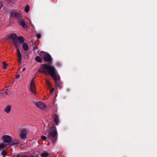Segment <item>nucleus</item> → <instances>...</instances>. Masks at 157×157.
Returning a JSON list of instances; mask_svg holds the SVG:
<instances>
[{"label":"nucleus","instance_id":"18","mask_svg":"<svg viewBox=\"0 0 157 157\" xmlns=\"http://www.w3.org/2000/svg\"><path fill=\"white\" fill-rule=\"evenodd\" d=\"M40 155L42 157H47L49 155V154L47 152H45L42 153Z\"/></svg>","mask_w":157,"mask_h":157},{"label":"nucleus","instance_id":"1","mask_svg":"<svg viewBox=\"0 0 157 157\" xmlns=\"http://www.w3.org/2000/svg\"><path fill=\"white\" fill-rule=\"evenodd\" d=\"M38 71L45 75L48 73L54 80L55 84L57 87L60 89L62 88L61 85L59 82L60 77L57 75V71L54 67L50 64H42L40 65V68L39 69Z\"/></svg>","mask_w":157,"mask_h":157},{"label":"nucleus","instance_id":"31","mask_svg":"<svg viewBox=\"0 0 157 157\" xmlns=\"http://www.w3.org/2000/svg\"><path fill=\"white\" fill-rule=\"evenodd\" d=\"M20 77V75H17L16 76V78H19Z\"/></svg>","mask_w":157,"mask_h":157},{"label":"nucleus","instance_id":"26","mask_svg":"<svg viewBox=\"0 0 157 157\" xmlns=\"http://www.w3.org/2000/svg\"><path fill=\"white\" fill-rule=\"evenodd\" d=\"M17 56L18 57V59L21 58V53L17 54Z\"/></svg>","mask_w":157,"mask_h":157},{"label":"nucleus","instance_id":"13","mask_svg":"<svg viewBox=\"0 0 157 157\" xmlns=\"http://www.w3.org/2000/svg\"><path fill=\"white\" fill-rule=\"evenodd\" d=\"M22 47L25 51H27L28 50V46L26 43H24L23 44Z\"/></svg>","mask_w":157,"mask_h":157},{"label":"nucleus","instance_id":"2","mask_svg":"<svg viewBox=\"0 0 157 157\" xmlns=\"http://www.w3.org/2000/svg\"><path fill=\"white\" fill-rule=\"evenodd\" d=\"M44 134L47 136L48 138L50 140L53 144L57 140L58 133L56 127L54 124L44 131Z\"/></svg>","mask_w":157,"mask_h":157},{"label":"nucleus","instance_id":"16","mask_svg":"<svg viewBox=\"0 0 157 157\" xmlns=\"http://www.w3.org/2000/svg\"><path fill=\"white\" fill-rule=\"evenodd\" d=\"M17 40H18L20 43H23L24 41V39L22 36L18 37Z\"/></svg>","mask_w":157,"mask_h":157},{"label":"nucleus","instance_id":"6","mask_svg":"<svg viewBox=\"0 0 157 157\" xmlns=\"http://www.w3.org/2000/svg\"><path fill=\"white\" fill-rule=\"evenodd\" d=\"M18 22L19 25H21L23 28H26L27 26L25 23V20L22 19L21 17L20 18L17 20Z\"/></svg>","mask_w":157,"mask_h":157},{"label":"nucleus","instance_id":"20","mask_svg":"<svg viewBox=\"0 0 157 157\" xmlns=\"http://www.w3.org/2000/svg\"><path fill=\"white\" fill-rule=\"evenodd\" d=\"M3 67L4 69H6L8 66V64L5 62H3Z\"/></svg>","mask_w":157,"mask_h":157},{"label":"nucleus","instance_id":"7","mask_svg":"<svg viewBox=\"0 0 157 157\" xmlns=\"http://www.w3.org/2000/svg\"><path fill=\"white\" fill-rule=\"evenodd\" d=\"M36 105L39 108L43 110L45 109V105L41 102L38 101L36 102Z\"/></svg>","mask_w":157,"mask_h":157},{"label":"nucleus","instance_id":"28","mask_svg":"<svg viewBox=\"0 0 157 157\" xmlns=\"http://www.w3.org/2000/svg\"><path fill=\"white\" fill-rule=\"evenodd\" d=\"M4 93V92H2V90L0 92V96H1Z\"/></svg>","mask_w":157,"mask_h":157},{"label":"nucleus","instance_id":"36","mask_svg":"<svg viewBox=\"0 0 157 157\" xmlns=\"http://www.w3.org/2000/svg\"><path fill=\"white\" fill-rule=\"evenodd\" d=\"M10 86H8L7 87H9Z\"/></svg>","mask_w":157,"mask_h":157},{"label":"nucleus","instance_id":"14","mask_svg":"<svg viewBox=\"0 0 157 157\" xmlns=\"http://www.w3.org/2000/svg\"><path fill=\"white\" fill-rule=\"evenodd\" d=\"M2 149L3 150L2 151L1 155L2 157H5L7 155L6 153V150H5L4 148Z\"/></svg>","mask_w":157,"mask_h":157},{"label":"nucleus","instance_id":"5","mask_svg":"<svg viewBox=\"0 0 157 157\" xmlns=\"http://www.w3.org/2000/svg\"><path fill=\"white\" fill-rule=\"evenodd\" d=\"M40 56L41 54L44 55V59L46 61L48 62H52V60L51 57L50 55L48 53L44 51H42L40 52Z\"/></svg>","mask_w":157,"mask_h":157},{"label":"nucleus","instance_id":"24","mask_svg":"<svg viewBox=\"0 0 157 157\" xmlns=\"http://www.w3.org/2000/svg\"><path fill=\"white\" fill-rule=\"evenodd\" d=\"M46 84H47V85L49 87H51V84L50 82H49V81H48L46 80Z\"/></svg>","mask_w":157,"mask_h":157},{"label":"nucleus","instance_id":"23","mask_svg":"<svg viewBox=\"0 0 157 157\" xmlns=\"http://www.w3.org/2000/svg\"><path fill=\"white\" fill-rule=\"evenodd\" d=\"M13 44H14V45L15 46V47H16V48H17H17H18V41H17V43H15V42H13Z\"/></svg>","mask_w":157,"mask_h":157},{"label":"nucleus","instance_id":"15","mask_svg":"<svg viewBox=\"0 0 157 157\" xmlns=\"http://www.w3.org/2000/svg\"><path fill=\"white\" fill-rule=\"evenodd\" d=\"M30 91L33 94H34L35 93V85L33 86H30Z\"/></svg>","mask_w":157,"mask_h":157},{"label":"nucleus","instance_id":"33","mask_svg":"<svg viewBox=\"0 0 157 157\" xmlns=\"http://www.w3.org/2000/svg\"><path fill=\"white\" fill-rule=\"evenodd\" d=\"M8 92L9 91H8V90L7 89L6 90V92H5V93L6 94H8Z\"/></svg>","mask_w":157,"mask_h":157},{"label":"nucleus","instance_id":"8","mask_svg":"<svg viewBox=\"0 0 157 157\" xmlns=\"http://www.w3.org/2000/svg\"><path fill=\"white\" fill-rule=\"evenodd\" d=\"M20 137L22 139L26 138V132L25 130H21L20 131Z\"/></svg>","mask_w":157,"mask_h":157},{"label":"nucleus","instance_id":"32","mask_svg":"<svg viewBox=\"0 0 157 157\" xmlns=\"http://www.w3.org/2000/svg\"><path fill=\"white\" fill-rule=\"evenodd\" d=\"M21 58L18 59V62L19 63H21Z\"/></svg>","mask_w":157,"mask_h":157},{"label":"nucleus","instance_id":"30","mask_svg":"<svg viewBox=\"0 0 157 157\" xmlns=\"http://www.w3.org/2000/svg\"><path fill=\"white\" fill-rule=\"evenodd\" d=\"M38 48L37 47L36 45H35L33 47V50H35Z\"/></svg>","mask_w":157,"mask_h":157},{"label":"nucleus","instance_id":"21","mask_svg":"<svg viewBox=\"0 0 157 157\" xmlns=\"http://www.w3.org/2000/svg\"><path fill=\"white\" fill-rule=\"evenodd\" d=\"M41 138L43 140H46L47 137L46 136H41Z\"/></svg>","mask_w":157,"mask_h":157},{"label":"nucleus","instance_id":"10","mask_svg":"<svg viewBox=\"0 0 157 157\" xmlns=\"http://www.w3.org/2000/svg\"><path fill=\"white\" fill-rule=\"evenodd\" d=\"M10 38L12 40L13 42H15V43H17V35L14 33H12L10 36Z\"/></svg>","mask_w":157,"mask_h":157},{"label":"nucleus","instance_id":"27","mask_svg":"<svg viewBox=\"0 0 157 157\" xmlns=\"http://www.w3.org/2000/svg\"><path fill=\"white\" fill-rule=\"evenodd\" d=\"M17 54H19V53H21L20 52L19 49H18V48H17Z\"/></svg>","mask_w":157,"mask_h":157},{"label":"nucleus","instance_id":"25","mask_svg":"<svg viewBox=\"0 0 157 157\" xmlns=\"http://www.w3.org/2000/svg\"><path fill=\"white\" fill-rule=\"evenodd\" d=\"M36 37L40 39L41 38V35L40 34H37L36 35Z\"/></svg>","mask_w":157,"mask_h":157},{"label":"nucleus","instance_id":"17","mask_svg":"<svg viewBox=\"0 0 157 157\" xmlns=\"http://www.w3.org/2000/svg\"><path fill=\"white\" fill-rule=\"evenodd\" d=\"M36 61L39 63H42V60L40 58L39 56H37L35 58Z\"/></svg>","mask_w":157,"mask_h":157},{"label":"nucleus","instance_id":"11","mask_svg":"<svg viewBox=\"0 0 157 157\" xmlns=\"http://www.w3.org/2000/svg\"><path fill=\"white\" fill-rule=\"evenodd\" d=\"M19 144V143L18 140L16 139H12V140L10 143V145L12 146L14 145H17Z\"/></svg>","mask_w":157,"mask_h":157},{"label":"nucleus","instance_id":"12","mask_svg":"<svg viewBox=\"0 0 157 157\" xmlns=\"http://www.w3.org/2000/svg\"><path fill=\"white\" fill-rule=\"evenodd\" d=\"M11 108V106L9 105L7 106L4 109V111L7 113H8L10 112Z\"/></svg>","mask_w":157,"mask_h":157},{"label":"nucleus","instance_id":"22","mask_svg":"<svg viewBox=\"0 0 157 157\" xmlns=\"http://www.w3.org/2000/svg\"><path fill=\"white\" fill-rule=\"evenodd\" d=\"M33 79L31 81L30 84V86H33L35 85L34 84V82L33 81Z\"/></svg>","mask_w":157,"mask_h":157},{"label":"nucleus","instance_id":"4","mask_svg":"<svg viewBox=\"0 0 157 157\" xmlns=\"http://www.w3.org/2000/svg\"><path fill=\"white\" fill-rule=\"evenodd\" d=\"M10 16L11 17L16 18L17 20L21 17V15L20 12L14 10L11 12Z\"/></svg>","mask_w":157,"mask_h":157},{"label":"nucleus","instance_id":"29","mask_svg":"<svg viewBox=\"0 0 157 157\" xmlns=\"http://www.w3.org/2000/svg\"><path fill=\"white\" fill-rule=\"evenodd\" d=\"M2 2H0V10H1V9L2 7Z\"/></svg>","mask_w":157,"mask_h":157},{"label":"nucleus","instance_id":"19","mask_svg":"<svg viewBox=\"0 0 157 157\" xmlns=\"http://www.w3.org/2000/svg\"><path fill=\"white\" fill-rule=\"evenodd\" d=\"M29 6L28 5H26L25 9V11L26 13H28L29 11Z\"/></svg>","mask_w":157,"mask_h":157},{"label":"nucleus","instance_id":"9","mask_svg":"<svg viewBox=\"0 0 157 157\" xmlns=\"http://www.w3.org/2000/svg\"><path fill=\"white\" fill-rule=\"evenodd\" d=\"M53 117L54 118V121L55 124L57 125L59 122L58 114L56 113L55 114H53Z\"/></svg>","mask_w":157,"mask_h":157},{"label":"nucleus","instance_id":"34","mask_svg":"<svg viewBox=\"0 0 157 157\" xmlns=\"http://www.w3.org/2000/svg\"><path fill=\"white\" fill-rule=\"evenodd\" d=\"M54 90V88H52V89L50 90V93H52V92Z\"/></svg>","mask_w":157,"mask_h":157},{"label":"nucleus","instance_id":"3","mask_svg":"<svg viewBox=\"0 0 157 157\" xmlns=\"http://www.w3.org/2000/svg\"><path fill=\"white\" fill-rule=\"evenodd\" d=\"M2 140L4 143H0V149H2L7 147V145L10 144V143L12 140V137L9 135H5L3 136Z\"/></svg>","mask_w":157,"mask_h":157},{"label":"nucleus","instance_id":"35","mask_svg":"<svg viewBox=\"0 0 157 157\" xmlns=\"http://www.w3.org/2000/svg\"><path fill=\"white\" fill-rule=\"evenodd\" d=\"M25 68H23L22 71H25Z\"/></svg>","mask_w":157,"mask_h":157}]
</instances>
